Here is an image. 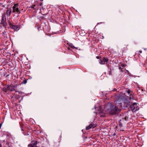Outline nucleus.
<instances>
[{
    "label": "nucleus",
    "mask_w": 147,
    "mask_h": 147,
    "mask_svg": "<svg viewBox=\"0 0 147 147\" xmlns=\"http://www.w3.org/2000/svg\"><path fill=\"white\" fill-rule=\"evenodd\" d=\"M102 59L103 62L105 63V62H107L109 61V59L107 57H103Z\"/></svg>",
    "instance_id": "f8f14e48"
},
{
    "label": "nucleus",
    "mask_w": 147,
    "mask_h": 147,
    "mask_svg": "<svg viewBox=\"0 0 147 147\" xmlns=\"http://www.w3.org/2000/svg\"><path fill=\"white\" fill-rule=\"evenodd\" d=\"M14 98L17 99H18L20 98V96L18 95H14L11 98Z\"/></svg>",
    "instance_id": "4468645a"
},
{
    "label": "nucleus",
    "mask_w": 147,
    "mask_h": 147,
    "mask_svg": "<svg viewBox=\"0 0 147 147\" xmlns=\"http://www.w3.org/2000/svg\"><path fill=\"white\" fill-rule=\"evenodd\" d=\"M9 75V74H8V75H7V76H5V74H4V76H5V77H7V76H8Z\"/></svg>",
    "instance_id": "393cba45"
},
{
    "label": "nucleus",
    "mask_w": 147,
    "mask_h": 147,
    "mask_svg": "<svg viewBox=\"0 0 147 147\" xmlns=\"http://www.w3.org/2000/svg\"><path fill=\"white\" fill-rule=\"evenodd\" d=\"M32 5L34 7V8H35V7L36 6V5L35 4H34V5Z\"/></svg>",
    "instance_id": "bb28decb"
},
{
    "label": "nucleus",
    "mask_w": 147,
    "mask_h": 147,
    "mask_svg": "<svg viewBox=\"0 0 147 147\" xmlns=\"http://www.w3.org/2000/svg\"><path fill=\"white\" fill-rule=\"evenodd\" d=\"M36 147H37V146H36Z\"/></svg>",
    "instance_id": "ea45409f"
},
{
    "label": "nucleus",
    "mask_w": 147,
    "mask_h": 147,
    "mask_svg": "<svg viewBox=\"0 0 147 147\" xmlns=\"http://www.w3.org/2000/svg\"><path fill=\"white\" fill-rule=\"evenodd\" d=\"M27 82L26 80H24L23 81L22 83L25 84L27 83Z\"/></svg>",
    "instance_id": "a211bd4d"
},
{
    "label": "nucleus",
    "mask_w": 147,
    "mask_h": 147,
    "mask_svg": "<svg viewBox=\"0 0 147 147\" xmlns=\"http://www.w3.org/2000/svg\"><path fill=\"white\" fill-rule=\"evenodd\" d=\"M112 91H117V89L116 88H114L113 90H112Z\"/></svg>",
    "instance_id": "a878e982"
},
{
    "label": "nucleus",
    "mask_w": 147,
    "mask_h": 147,
    "mask_svg": "<svg viewBox=\"0 0 147 147\" xmlns=\"http://www.w3.org/2000/svg\"><path fill=\"white\" fill-rule=\"evenodd\" d=\"M1 124H0V128H1Z\"/></svg>",
    "instance_id": "c9c22d12"
},
{
    "label": "nucleus",
    "mask_w": 147,
    "mask_h": 147,
    "mask_svg": "<svg viewBox=\"0 0 147 147\" xmlns=\"http://www.w3.org/2000/svg\"><path fill=\"white\" fill-rule=\"evenodd\" d=\"M11 10L10 9H8L7 11V15L9 16L11 14Z\"/></svg>",
    "instance_id": "2eb2a0df"
},
{
    "label": "nucleus",
    "mask_w": 147,
    "mask_h": 147,
    "mask_svg": "<svg viewBox=\"0 0 147 147\" xmlns=\"http://www.w3.org/2000/svg\"><path fill=\"white\" fill-rule=\"evenodd\" d=\"M139 52L140 53H142V51H139Z\"/></svg>",
    "instance_id": "7c9ffc66"
},
{
    "label": "nucleus",
    "mask_w": 147,
    "mask_h": 147,
    "mask_svg": "<svg viewBox=\"0 0 147 147\" xmlns=\"http://www.w3.org/2000/svg\"><path fill=\"white\" fill-rule=\"evenodd\" d=\"M19 6L18 3H15L14 4V5L12 7L13 9L12 11L13 13L16 12L18 13H20V10L19 9Z\"/></svg>",
    "instance_id": "f03ea898"
},
{
    "label": "nucleus",
    "mask_w": 147,
    "mask_h": 147,
    "mask_svg": "<svg viewBox=\"0 0 147 147\" xmlns=\"http://www.w3.org/2000/svg\"><path fill=\"white\" fill-rule=\"evenodd\" d=\"M100 61L99 62V63L101 64H105V63L103 62L102 59L101 60L100 59Z\"/></svg>",
    "instance_id": "f3484780"
},
{
    "label": "nucleus",
    "mask_w": 147,
    "mask_h": 147,
    "mask_svg": "<svg viewBox=\"0 0 147 147\" xmlns=\"http://www.w3.org/2000/svg\"><path fill=\"white\" fill-rule=\"evenodd\" d=\"M9 25L10 27L13 29L15 31H17L20 29V27L18 26L13 25L11 23H9Z\"/></svg>",
    "instance_id": "20e7f679"
},
{
    "label": "nucleus",
    "mask_w": 147,
    "mask_h": 147,
    "mask_svg": "<svg viewBox=\"0 0 147 147\" xmlns=\"http://www.w3.org/2000/svg\"><path fill=\"white\" fill-rule=\"evenodd\" d=\"M105 109L112 115L117 114L121 111L119 108L111 104H108L105 108Z\"/></svg>",
    "instance_id": "f257e3e1"
},
{
    "label": "nucleus",
    "mask_w": 147,
    "mask_h": 147,
    "mask_svg": "<svg viewBox=\"0 0 147 147\" xmlns=\"http://www.w3.org/2000/svg\"><path fill=\"white\" fill-rule=\"evenodd\" d=\"M119 69H121V68L120 67H119Z\"/></svg>",
    "instance_id": "473e14b6"
},
{
    "label": "nucleus",
    "mask_w": 147,
    "mask_h": 147,
    "mask_svg": "<svg viewBox=\"0 0 147 147\" xmlns=\"http://www.w3.org/2000/svg\"><path fill=\"white\" fill-rule=\"evenodd\" d=\"M98 113H99L101 117H104L105 116V113L104 112L103 110H102L101 109L98 110Z\"/></svg>",
    "instance_id": "0eeeda50"
},
{
    "label": "nucleus",
    "mask_w": 147,
    "mask_h": 147,
    "mask_svg": "<svg viewBox=\"0 0 147 147\" xmlns=\"http://www.w3.org/2000/svg\"><path fill=\"white\" fill-rule=\"evenodd\" d=\"M30 7L31 8H33L34 9H35V8H34V7L32 5L31 6V7Z\"/></svg>",
    "instance_id": "5701e85b"
},
{
    "label": "nucleus",
    "mask_w": 147,
    "mask_h": 147,
    "mask_svg": "<svg viewBox=\"0 0 147 147\" xmlns=\"http://www.w3.org/2000/svg\"><path fill=\"white\" fill-rule=\"evenodd\" d=\"M3 16L2 18H3Z\"/></svg>",
    "instance_id": "58836bf2"
},
{
    "label": "nucleus",
    "mask_w": 147,
    "mask_h": 147,
    "mask_svg": "<svg viewBox=\"0 0 147 147\" xmlns=\"http://www.w3.org/2000/svg\"><path fill=\"white\" fill-rule=\"evenodd\" d=\"M8 86L9 90L11 91H13L12 87V84H11L9 85H8Z\"/></svg>",
    "instance_id": "9d476101"
},
{
    "label": "nucleus",
    "mask_w": 147,
    "mask_h": 147,
    "mask_svg": "<svg viewBox=\"0 0 147 147\" xmlns=\"http://www.w3.org/2000/svg\"><path fill=\"white\" fill-rule=\"evenodd\" d=\"M42 3H41L40 4V6H41L42 5Z\"/></svg>",
    "instance_id": "c756f323"
},
{
    "label": "nucleus",
    "mask_w": 147,
    "mask_h": 147,
    "mask_svg": "<svg viewBox=\"0 0 147 147\" xmlns=\"http://www.w3.org/2000/svg\"><path fill=\"white\" fill-rule=\"evenodd\" d=\"M19 86L18 84H16L14 85L12 84V87L13 91H15V92H18L19 89L18 88V86Z\"/></svg>",
    "instance_id": "423d86ee"
},
{
    "label": "nucleus",
    "mask_w": 147,
    "mask_h": 147,
    "mask_svg": "<svg viewBox=\"0 0 147 147\" xmlns=\"http://www.w3.org/2000/svg\"><path fill=\"white\" fill-rule=\"evenodd\" d=\"M110 69V71L109 73V75H112V72H111V69Z\"/></svg>",
    "instance_id": "6ab92c4d"
},
{
    "label": "nucleus",
    "mask_w": 147,
    "mask_h": 147,
    "mask_svg": "<svg viewBox=\"0 0 147 147\" xmlns=\"http://www.w3.org/2000/svg\"><path fill=\"white\" fill-rule=\"evenodd\" d=\"M3 90L5 92H7V91L9 90L8 85H7L6 86L4 87L3 89Z\"/></svg>",
    "instance_id": "1a4fd4ad"
},
{
    "label": "nucleus",
    "mask_w": 147,
    "mask_h": 147,
    "mask_svg": "<svg viewBox=\"0 0 147 147\" xmlns=\"http://www.w3.org/2000/svg\"><path fill=\"white\" fill-rule=\"evenodd\" d=\"M68 49V50H70L71 49H70V48H69V47H68V48H67Z\"/></svg>",
    "instance_id": "2f4dec72"
},
{
    "label": "nucleus",
    "mask_w": 147,
    "mask_h": 147,
    "mask_svg": "<svg viewBox=\"0 0 147 147\" xmlns=\"http://www.w3.org/2000/svg\"><path fill=\"white\" fill-rule=\"evenodd\" d=\"M129 94H130L131 92V90H129L127 92Z\"/></svg>",
    "instance_id": "412c9836"
},
{
    "label": "nucleus",
    "mask_w": 147,
    "mask_h": 147,
    "mask_svg": "<svg viewBox=\"0 0 147 147\" xmlns=\"http://www.w3.org/2000/svg\"><path fill=\"white\" fill-rule=\"evenodd\" d=\"M40 1H42L43 0H40Z\"/></svg>",
    "instance_id": "4c0bfd02"
},
{
    "label": "nucleus",
    "mask_w": 147,
    "mask_h": 147,
    "mask_svg": "<svg viewBox=\"0 0 147 147\" xmlns=\"http://www.w3.org/2000/svg\"><path fill=\"white\" fill-rule=\"evenodd\" d=\"M38 26H40L39 24L38 23H37L35 27L36 28L38 27Z\"/></svg>",
    "instance_id": "aec40b11"
},
{
    "label": "nucleus",
    "mask_w": 147,
    "mask_h": 147,
    "mask_svg": "<svg viewBox=\"0 0 147 147\" xmlns=\"http://www.w3.org/2000/svg\"><path fill=\"white\" fill-rule=\"evenodd\" d=\"M67 44L72 49H77V48L74 47L72 43H68Z\"/></svg>",
    "instance_id": "ddd939ff"
},
{
    "label": "nucleus",
    "mask_w": 147,
    "mask_h": 147,
    "mask_svg": "<svg viewBox=\"0 0 147 147\" xmlns=\"http://www.w3.org/2000/svg\"><path fill=\"white\" fill-rule=\"evenodd\" d=\"M0 147H2L1 145V144L0 143Z\"/></svg>",
    "instance_id": "f704fd0d"
},
{
    "label": "nucleus",
    "mask_w": 147,
    "mask_h": 147,
    "mask_svg": "<svg viewBox=\"0 0 147 147\" xmlns=\"http://www.w3.org/2000/svg\"><path fill=\"white\" fill-rule=\"evenodd\" d=\"M6 33V32L4 31V32H3V34H5Z\"/></svg>",
    "instance_id": "cd10ccee"
},
{
    "label": "nucleus",
    "mask_w": 147,
    "mask_h": 147,
    "mask_svg": "<svg viewBox=\"0 0 147 147\" xmlns=\"http://www.w3.org/2000/svg\"><path fill=\"white\" fill-rule=\"evenodd\" d=\"M96 58L97 59H99V56H97Z\"/></svg>",
    "instance_id": "c85d7f7f"
},
{
    "label": "nucleus",
    "mask_w": 147,
    "mask_h": 147,
    "mask_svg": "<svg viewBox=\"0 0 147 147\" xmlns=\"http://www.w3.org/2000/svg\"><path fill=\"white\" fill-rule=\"evenodd\" d=\"M9 144V143L8 142H7V143H6V144Z\"/></svg>",
    "instance_id": "72a5a7b5"
},
{
    "label": "nucleus",
    "mask_w": 147,
    "mask_h": 147,
    "mask_svg": "<svg viewBox=\"0 0 147 147\" xmlns=\"http://www.w3.org/2000/svg\"><path fill=\"white\" fill-rule=\"evenodd\" d=\"M122 121H124V119L123 118L122 119H120V120L119 121V125L120 127L123 126V125H122L123 123H122V122H121Z\"/></svg>",
    "instance_id": "9b49d317"
},
{
    "label": "nucleus",
    "mask_w": 147,
    "mask_h": 147,
    "mask_svg": "<svg viewBox=\"0 0 147 147\" xmlns=\"http://www.w3.org/2000/svg\"><path fill=\"white\" fill-rule=\"evenodd\" d=\"M96 126L95 124H93L92 123H91L89 126H86V130H88L91 128H94Z\"/></svg>",
    "instance_id": "39448f33"
},
{
    "label": "nucleus",
    "mask_w": 147,
    "mask_h": 147,
    "mask_svg": "<svg viewBox=\"0 0 147 147\" xmlns=\"http://www.w3.org/2000/svg\"><path fill=\"white\" fill-rule=\"evenodd\" d=\"M131 99V97H129V99Z\"/></svg>",
    "instance_id": "e433bc0d"
},
{
    "label": "nucleus",
    "mask_w": 147,
    "mask_h": 147,
    "mask_svg": "<svg viewBox=\"0 0 147 147\" xmlns=\"http://www.w3.org/2000/svg\"><path fill=\"white\" fill-rule=\"evenodd\" d=\"M130 108L131 111L133 112H136L139 109V108L137 105V104L136 103H134L131 105L130 106Z\"/></svg>",
    "instance_id": "7ed1b4c3"
},
{
    "label": "nucleus",
    "mask_w": 147,
    "mask_h": 147,
    "mask_svg": "<svg viewBox=\"0 0 147 147\" xmlns=\"http://www.w3.org/2000/svg\"><path fill=\"white\" fill-rule=\"evenodd\" d=\"M40 28V26H38V27H37V29L38 30V31H39V28Z\"/></svg>",
    "instance_id": "b1692460"
},
{
    "label": "nucleus",
    "mask_w": 147,
    "mask_h": 147,
    "mask_svg": "<svg viewBox=\"0 0 147 147\" xmlns=\"http://www.w3.org/2000/svg\"><path fill=\"white\" fill-rule=\"evenodd\" d=\"M124 119V121H122V123H123L126 120V118H125Z\"/></svg>",
    "instance_id": "4be33fe9"
},
{
    "label": "nucleus",
    "mask_w": 147,
    "mask_h": 147,
    "mask_svg": "<svg viewBox=\"0 0 147 147\" xmlns=\"http://www.w3.org/2000/svg\"><path fill=\"white\" fill-rule=\"evenodd\" d=\"M32 143L34 145L36 146L37 144V141H32Z\"/></svg>",
    "instance_id": "dca6fc26"
},
{
    "label": "nucleus",
    "mask_w": 147,
    "mask_h": 147,
    "mask_svg": "<svg viewBox=\"0 0 147 147\" xmlns=\"http://www.w3.org/2000/svg\"><path fill=\"white\" fill-rule=\"evenodd\" d=\"M1 24H3V26H6L7 25L6 19H2L1 21Z\"/></svg>",
    "instance_id": "6e6552de"
}]
</instances>
